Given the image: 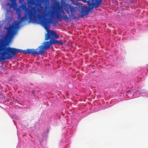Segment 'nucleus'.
Returning a JSON list of instances; mask_svg holds the SVG:
<instances>
[{"label": "nucleus", "mask_w": 148, "mask_h": 148, "mask_svg": "<svg viewBox=\"0 0 148 148\" xmlns=\"http://www.w3.org/2000/svg\"><path fill=\"white\" fill-rule=\"evenodd\" d=\"M39 5V4H37L31 8H26L25 10V16H27L31 22L40 23L41 26L46 30L47 33L45 36V40H48L50 38L58 39L60 37L56 32L49 30L51 20L50 18L46 17L49 14V11L45 10L44 14L42 15L39 14L38 7Z\"/></svg>", "instance_id": "obj_1"}, {"label": "nucleus", "mask_w": 148, "mask_h": 148, "mask_svg": "<svg viewBox=\"0 0 148 148\" xmlns=\"http://www.w3.org/2000/svg\"><path fill=\"white\" fill-rule=\"evenodd\" d=\"M18 24L14 23L7 29V35L4 39L0 40V62L10 59L16 56L17 52L23 53V50L10 47H6L8 45L6 42L11 38L16 33V30L18 28Z\"/></svg>", "instance_id": "obj_2"}, {"label": "nucleus", "mask_w": 148, "mask_h": 148, "mask_svg": "<svg viewBox=\"0 0 148 148\" xmlns=\"http://www.w3.org/2000/svg\"><path fill=\"white\" fill-rule=\"evenodd\" d=\"M53 5V10L51 11V16L52 18L54 17V16H56L58 19L60 20L61 21L64 20L67 22H70L71 19H79L80 18L79 15L77 17L76 16L75 13L77 10L76 8L72 5H69L66 10V12L68 14H69L70 12L71 16L69 15V16L64 11L59 1L57 0H54Z\"/></svg>", "instance_id": "obj_3"}, {"label": "nucleus", "mask_w": 148, "mask_h": 148, "mask_svg": "<svg viewBox=\"0 0 148 148\" xmlns=\"http://www.w3.org/2000/svg\"><path fill=\"white\" fill-rule=\"evenodd\" d=\"M55 38H50V40L44 42L43 45L39 46L36 50H33V55L38 56L39 55H42L45 53L47 49H48L52 45L60 44L62 45L63 41L61 40H57Z\"/></svg>", "instance_id": "obj_4"}, {"label": "nucleus", "mask_w": 148, "mask_h": 148, "mask_svg": "<svg viewBox=\"0 0 148 148\" xmlns=\"http://www.w3.org/2000/svg\"><path fill=\"white\" fill-rule=\"evenodd\" d=\"M16 13L18 15V18L19 20V22L21 23L24 20V18L21 16V11L20 9L17 8L16 9Z\"/></svg>", "instance_id": "obj_5"}, {"label": "nucleus", "mask_w": 148, "mask_h": 148, "mask_svg": "<svg viewBox=\"0 0 148 148\" xmlns=\"http://www.w3.org/2000/svg\"><path fill=\"white\" fill-rule=\"evenodd\" d=\"M33 49H27L26 50H23V53L24 54H31L33 55Z\"/></svg>", "instance_id": "obj_6"}, {"label": "nucleus", "mask_w": 148, "mask_h": 148, "mask_svg": "<svg viewBox=\"0 0 148 148\" xmlns=\"http://www.w3.org/2000/svg\"><path fill=\"white\" fill-rule=\"evenodd\" d=\"M88 12L89 11L88 10H82L81 15H79V16H80V18H82L86 15L88 14Z\"/></svg>", "instance_id": "obj_7"}, {"label": "nucleus", "mask_w": 148, "mask_h": 148, "mask_svg": "<svg viewBox=\"0 0 148 148\" xmlns=\"http://www.w3.org/2000/svg\"><path fill=\"white\" fill-rule=\"evenodd\" d=\"M102 0H95V3H93V5L95 8H97L102 3Z\"/></svg>", "instance_id": "obj_8"}, {"label": "nucleus", "mask_w": 148, "mask_h": 148, "mask_svg": "<svg viewBox=\"0 0 148 148\" xmlns=\"http://www.w3.org/2000/svg\"><path fill=\"white\" fill-rule=\"evenodd\" d=\"M7 5L10 6V8H11L12 7H13L14 9H15V6L16 5V4L14 3V2H13L12 3H8Z\"/></svg>", "instance_id": "obj_9"}, {"label": "nucleus", "mask_w": 148, "mask_h": 148, "mask_svg": "<svg viewBox=\"0 0 148 148\" xmlns=\"http://www.w3.org/2000/svg\"><path fill=\"white\" fill-rule=\"evenodd\" d=\"M30 3H31V4H32V1H30Z\"/></svg>", "instance_id": "obj_10"}, {"label": "nucleus", "mask_w": 148, "mask_h": 148, "mask_svg": "<svg viewBox=\"0 0 148 148\" xmlns=\"http://www.w3.org/2000/svg\"><path fill=\"white\" fill-rule=\"evenodd\" d=\"M32 92L33 93H34V90H33Z\"/></svg>", "instance_id": "obj_11"}]
</instances>
